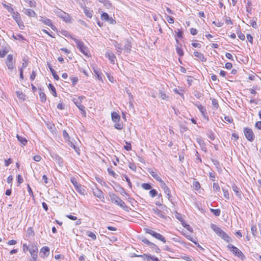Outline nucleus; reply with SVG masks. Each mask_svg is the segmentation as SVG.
I'll use <instances>...</instances> for the list:
<instances>
[{"label":"nucleus","instance_id":"nucleus-1","mask_svg":"<svg viewBox=\"0 0 261 261\" xmlns=\"http://www.w3.org/2000/svg\"><path fill=\"white\" fill-rule=\"evenodd\" d=\"M78 49L85 56L91 57V54L88 47L81 40L77 39H74Z\"/></svg>","mask_w":261,"mask_h":261},{"label":"nucleus","instance_id":"nucleus-2","mask_svg":"<svg viewBox=\"0 0 261 261\" xmlns=\"http://www.w3.org/2000/svg\"><path fill=\"white\" fill-rule=\"evenodd\" d=\"M211 228L224 240L226 241L227 242H229V237L228 235L221 228L214 224H212Z\"/></svg>","mask_w":261,"mask_h":261},{"label":"nucleus","instance_id":"nucleus-3","mask_svg":"<svg viewBox=\"0 0 261 261\" xmlns=\"http://www.w3.org/2000/svg\"><path fill=\"white\" fill-rule=\"evenodd\" d=\"M227 248L231 251L235 256L241 258L242 260L245 259V256L243 253L237 247H235L232 244L227 245Z\"/></svg>","mask_w":261,"mask_h":261},{"label":"nucleus","instance_id":"nucleus-4","mask_svg":"<svg viewBox=\"0 0 261 261\" xmlns=\"http://www.w3.org/2000/svg\"><path fill=\"white\" fill-rule=\"evenodd\" d=\"M110 197L111 198V201L113 202H114L116 204L120 206L124 210H125V208L127 207L125 202L119 197H118L115 194H110Z\"/></svg>","mask_w":261,"mask_h":261},{"label":"nucleus","instance_id":"nucleus-5","mask_svg":"<svg viewBox=\"0 0 261 261\" xmlns=\"http://www.w3.org/2000/svg\"><path fill=\"white\" fill-rule=\"evenodd\" d=\"M145 232L147 233H148L152 236L154 238L156 239L157 240H159L162 242L164 243H165L166 242V239L165 237L161 234L159 233H158L151 229H148V228H145Z\"/></svg>","mask_w":261,"mask_h":261},{"label":"nucleus","instance_id":"nucleus-6","mask_svg":"<svg viewBox=\"0 0 261 261\" xmlns=\"http://www.w3.org/2000/svg\"><path fill=\"white\" fill-rule=\"evenodd\" d=\"M70 181L74 185V188L76 191L82 195H85L86 192L85 190L82 187L81 184H79L75 177H72L70 178Z\"/></svg>","mask_w":261,"mask_h":261},{"label":"nucleus","instance_id":"nucleus-7","mask_svg":"<svg viewBox=\"0 0 261 261\" xmlns=\"http://www.w3.org/2000/svg\"><path fill=\"white\" fill-rule=\"evenodd\" d=\"M57 16L66 23L71 22L72 18L70 17L69 14L64 11H60L58 12Z\"/></svg>","mask_w":261,"mask_h":261},{"label":"nucleus","instance_id":"nucleus-8","mask_svg":"<svg viewBox=\"0 0 261 261\" xmlns=\"http://www.w3.org/2000/svg\"><path fill=\"white\" fill-rule=\"evenodd\" d=\"M244 133L246 138L250 142H252L254 139V135L252 130L248 127L244 128Z\"/></svg>","mask_w":261,"mask_h":261},{"label":"nucleus","instance_id":"nucleus-9","mask_svg":"<svg viewBox=\"0 0 261 261\" xmlns=\"http://www.w3.org/2000/svg\"><path fill=\"white\" fill-rule=\"evenodd\" d=\"M40 20L44 24L48 25L54 31H57L56 27L53 24V21L50 19L41 17Z\"/></svg>","mask_w":261,"mask_h":261},{"label":"nucleus","instance_id":"nucleus-10","mask_svg":"<svg viewBox=\"0 0 261 261\" xmlns=\"http://www.w3.org/2000/svg\"><path fill=\"white\" fill-rule=\"evenodd\" d=\"M148 172L150 174L160 183L163 181L160 177V173L158 172L156 170L149 169Z\"/></svg>","mask_w":261,"mask_h":261},{"label":"nucleus","instance_id":"nucleus-11","mask_svg":"<svg viewBox=\"0 0 261 261\" xmlns=\"http://www.w3.org/2000/svg\"><path fill=\"white\" fill-rule=\"evenodd\" d=\"M141 257L144 261H160L158 257L151 256L150 255H147L146 254L141 255Z\"/></svg>","mask_w":261,"mask_h":261},{"label":"nucleus","instance_id":"nucleus-12","mask_svg":"<svg viewBox=\"0 0 261 261\" xmlns=\"http://www.w3.org/2000/svg\"><path fill=\"white\" fill-rule=\"evenodd\" d=\"M197 107L199 110V111L201 112L203 118L208 121V117L207 116V112L205 108L201 105H197Z\"/></svg>","mask_w":261,"mask_h":261},{"label":"nucleus","instance_id":"nucleus-13","mask_svg":"<svg viewBox=\"0 0 261 261\" xmlns=\"http://www.w3.org/2000/svg\"><path fill=\"white\" fill-rule=\"evenodd\" d=\"M40 256L42 258L48 256L49 254V248L46 246L42 247L40 250Z\"/></svg>","mask_w":261,"mask_h":261},{"label":"nucleus","instance_id":"nucleus-14","mask_svg":"<svg viewBox=\"0 0 261 261\" xmlns=\"http://www.w3.org/2000/svg\"><path fill=\"white\" fill-rule=\"evenodd\" d=\"M194 55L198 60L201 62H205L206 61V58L200 52L195 51L194 52Z\"/></svg>","mask_w":261,"mask_h":261},{"label":"nucleus","instance_id":"nucleus-15","mask_svg":"<svg viewBox=\"0 0 261 261\" xmlns=\"http://www.w3.org/2000/svg\"><path fill=\"white\" fill-rule=\"evenodd\" d=\"M196 141L199 144L201 150L206 152L207 151V148L203 140L201 138H197Z\"/></svg>","mask_w":261,"mask_h":261},{"label":"nucleus","instance_id":"nucleus-16","mask_svg":"<svg viewBox=\"0 0 261 261\" xmlns=\"http://www.w3.org/2000/svg\"><path fill=\"white\" fill-rule=\"evenodd\" d=\"M93 195L99 199L104 198L103 193L101 190L99 189H95L93 190Z\"/></svg>","mask_w":261,"mask_h":261},{"label":"nucleus","instance_id":"nucleus-17","mask_svg":"<svg viewBox=\"0 0 261 261\" xmlns=\"http://www.w3.org/2000/svg\"><path fill=\"white\" fill-rule=\"evenodd\" d=\"M106 57H107L109 60H110L111 64H115L116 57L112 51H108L106 53Z\"/></svg>","mask_w":261,"mask_h":261},{"label":"nucleus","instance_id":"nucleus-18","mask_svg":"<svg viewBox=\"0 0 261 261\" xmlns=\"http://www.w3.org/2000/svg\"><path fill=\"white\" fill-rule=\"evenodd\" d=\"M232 189L235 193L236 195L239 197V198H242V192L239 190V189L237 187V186L233 184L231 186Z\"/></svg>","mask_w":261,"mask_h":261},{"label":"nucleus","instance_id":"nucleus-19","mask_svg":"<svg viewBox=\"0 0 261 261\" xmlns=\"http://www.w3.org/2000/svg\"><path fill=\"white\" fill-rule=\"evenodd\" d=\"M154 214H155L158 217L161 218H165V216L163 213L158 208H153L152 210Z\"/></svg>","mask_w":261,"mask_h":261},{"label":"nucleus","instance_id":"nucleus-20","mask_svg":"<svg viewBox=\"0 0 261 261\" xmlns=\"http://www.w3.org/2000/svg\"><path fill=\"white\" fill-rule=\"evenodd\" d=\"M111 117H112V119L114 122H119L120 119V117L117 113H116L115 112L112 113Z\"/></svg>","mask_w":261,"mask_h":261},{"label":"nucleus","instance_id":"nucleus-21","mask_svg":"<svg viewBox=\"0 0 261 261\" xmlns=\"http://www.w3.org/2000/svg\"><path fill=\"white\" fill-rule=\"evenodd\" d=\"M176 51L180 57H181L184 55V52L182 49L181 44H178L176 46Z\"/></svg>","mask_w":261,"mask_h":261},{"label":"nucleus","instance_id":"nucleus-22","mask_svg":"<svg viewBox=\"0 0 261 261\" xmlns=\"http://www.w3.org/2000/svg\"><path fill=\"white\" fill-rule=\"evenodd\" d=\"M25 14L31 17H35L36 16V12L32 9H28L25 10Z\"/></svg>","mask_w":261,"mask_h":261},{"label":"nucleus","instance_id":"nucleus-23","mask_svg":"<svg viewBox=\"0 0 261 261\" xmlns=\"http://www.w3.org/2000/svg\"><path fill=\"white\" fill-rule=\"evenodd\" d=\"M61 34L65 37L70 38L72 40H73V41H74V39H76L75 38H74L73 37V36L71 35V34L67 31H66V30L62 31Z\"/></svg>","mask_w":261,"mask_h":261},{"label":"nucleus","instance_id":"nucleus-24","mask_svg":"<svg viewBox=\"0 0 261 261\" xmlns=\"http://www.w3.org/2000/svg\"><path fill=\"white\" fill-rule=\"evenodd\" d=\"M149 247L154 252L156 253H160L161 252V249L159 248V247L156 245L155 244L151 242L150 245L149 246Z\"/></svg>","mask_w":261,"mask_h":261},{"label":"nucleus","instance_id":"nucleus-25","mask_svg":"<svg viewBox=\"0 0 261 261\" xmlns=\"http://www.w3.org/2000/svg\"><path fill=\"white\" fill-rule=\"evenodd\" d=\"M39 94L41 101L42 102H45L46 100V96L45 94L42 91L41 89H39Z\"/></svg>","mask_w":261,"mask_h":261},{"label":"nucleus","instance_id":"nucleus-26","mask_svg":"<svg viewBox=\"0 0 261 261\" xmlns=\"http://www.w3.org/2000/svg\"><path fill=\"white\" fill-rule=\"evenodd\" d=\"M84 12L85 14L89 18H91L93 15V11L89 9L87 7H85L84 9Z\"/></svg>","mask_w":261,"mask_h":261},{"label":"nucleus","instance_id":"nucleus-27","mask_svg":"<svg viewBox=\"0 0 261 261\" xmlns=\"http://www.w3.org/2000/svg\"><path fill=\"white\" fill-rule=\"evenodd\" d=\"M160 186L162 188V189L164 191L165 193H168L170 191V189L168 188L167 185L164 182V181H162L161 182H160Z\"/></svg>","mask_w":261,"mask_h":261},{"label":"nucleus","instance_id":"nucleus-28","mask_svg":"<svg viewBox=\"0 0 261 261\" xmlns=\"http://www.w3.org/2000/svg\"><path fill=\"white\" fill-rule=\"evenodd\" d=\"M16 138L19 142H20L22 145H24L27 143V140L25 137H22L19 135H17Z\"/></svg>","mask_w":261,"mask_h":261},{"label":"nucleus","instance_id":"nucleus-29","mask_svg":"<svg viewBox=\"0 0 261 261\" xmlns=\"http://www.w3.org/2000/svg\"><path fill=\"white\" fill-rule=\"evenodd\" d=\"M68 145L72 148H73L74 149V150H75V151L78 154H80V149H79V147H77L76 145H75L74 144V143L70 141L69 142H68Z\"/></svg>","mask_w":261,"mask_h":261},{"label":"nucleus","instance_id":"nucleus-30","mask_svg":"<svg viewBox=\"0 0 261 261\" xmlns=\"http://www.w3.org/2000/svg\"><path fill=\"white\" fill-rule=\"evenodd\" d=\"M29 250L31 256L33 254H37L38 253V248L36 246H32Z\"/></svg>","mask_w":261,"mask_h":261},{"label":"nucleus","instance_id":"nucleus-31","mask_svg":"<svg viewBox=\"0 0 261 261\" xmlns=\"http://www.w3.org/2000/svg\"><path fill=\"white\" fill-rule=\"evenodd\" d=\"M75 104L79 108L80 110L82 112V114L85 116L86 111L85 110V107L79 102H75Z\"/></svg>","mask_w":261,"mask_h":261},{"label":"nucleus","instance_id":"nucleus-32","mask_svg":"<svg viewBox=\"0 0 261 261\" xmlns=\"http://www.w3.org/2000/svg\"><path fill=\"white\" fill-rule=\"evenodd\" d=\"M13 61H14L13 56L11 55H9L7 57L6 63L8 65H10L11 64H13Z\"/></svg>","mask_w":261,"mask_h":261},{"label":"nucleus","instance_id":"nucleus-33","mask_svg":"<svg viewBox=\"0 0 261 261\" xmlns=\"http://www.w3.org/2000/svg\"><path fill=\"white\" fill-rule=\"evenodd\" d=\"M12 14L13 18L14 19H15V20L16 22L17 21H18V20H20V19H21L20 14L18 12H14V11L13 13H12Z\"/></svg>","mask_w":261,"mask_h":261},{"label":"nucleus","instance_id":"nucleus-34","mask_svg":"<svg viewBox=\"0 0 261 261\" xmlns=\"http://www.w3.org/2000/svg\"><path fill=\"white\" fill-rule=\"evenodd\" d=\"M2 4H3V6L7 10V11L9 13H10L11 14H12V13H13L14 9L12 7V6H11V5L10 4L7 5V4H4V3H3Z\"/></svg>","mask_w":261,"mask_h":261},{"label":"nucleus","instance_id":"nucleus-35","mask_svg":"<svg viewBox=\"0 0 261 261\" xmlns=\"http://www.w3.org/2000/svg\"><path fill=\"white\" fill-rule=\"evenodd\" d=\"M29 4V6L32 8L36 7V3L34 0H23Z\"/></svg>","mask_w":261,"mask_h":261},{"label":"nucleus","instance_id":"nucleus-36","mask_svg":"<svg viewBox=\"0 0 261 261\" xmlns=\"http://www.w3.org/2000/svg\"><path fill=\"white\" fill-rule=\"evenodd\" d=\"M63 136L66 142H69L70 141V136L66 130L63 131Z\"/></svg>","mask_w":261,"mask_h":261},{"label":"nucleus","instance_id":"nucleus-37","mask_svg":"<svg viewBox=\"0 0 261 261\" xmlns=\"http://www.w3.org/2000/svg\"><path fill=\"white\" fill-rule=\"evenodd\" d=\"M252 2L251 1H248L247 3V6H246V11L248 13H251L252 11Z\"/></svg>","mask_w":261,"mask_h":261},{"label":"nucleus","instance_id":"nucleus-38","mask_svg":"<svg viewBox=\"0 0 261 261\" xmlns=\"http://www.w3.org/2000/svg\"><path fill=\"white\" fill-rule=\"evenodd\" d=\"M49 68V69L54 77V79L56 80H59V76L57 74L55 70L51 67V66H48Z\"/></svg>","mask_w":261,"mask_h":261},{"label":"nucleus","instance_id":"nucleus-39","mask_svg":"<svg viewBox=\"0 0 261 261\" xmlns=\"http://www.w3.org/2000/svg\"><path fill=\"white\" fill-rule=\"evenodd\" d=\"M101 19L102 20H104V21H107L108 20H109V16L108 14L106 12H103L101 14Z\"/></svg>","mask_w":261,"mask_h":261},{"label":"nucleus","instance_id":"nucleus-40","mask_svg":"<svg viewBox=\"0 0 261 261\" xmlns=\"http://www.w3.org/2000/svg\"><path fill=\"white\" fill-rule=\"evenodd\" d=\"M48 88L52 91V94L54 96H57V92H56V88H55V87L52 84H49V86H48Z\"/></svg>","mask_w":261,"mask_h":261},{"label":"nucleus","instance_id":"nucleus-41","mask_svg":"<svg viewBox=\"0 0 261 261\" xmlns=\"http://www.w3.org/2000/svg\"><path fill=\"white\" fill-rule=\"evenodd\" d=\"M237 34L239 37V38L243 41L245 40V36L244 35V34L243 33H242L240 30H238L237 32Z\"/></svg>","mask_w":261,"mask_h":261},{"label":"nucleus","instance_id":"nucleus-42","mask_svg":"<svg viewBox=\"0 0 261 261\" xmlns=\"http://www.w3.org/2000/svg\"><path fill=\"white\" fill-rule=\"evenodd\" d=\"M210 211L216 216H220V215L221 214V210L220 209H213V208H211Z\"/></svg>","mask_w":261,"mask_h":261},{"label":"nucleus","instance_id":"nucleus-43","mask_svg":"<svg viewBox=\"0 0 261 261\" xmlns=\"http://www.w3.org/2000/svg\"><path fill=\"white\" fill-rule=\"evenodd\" d=\"M141 187L145 190H150L151 189V185L148 183H143L142 184Z\"/></svg>","mask_w":261,"mask_h":261},{"label":"nucleus","instance_id":"nucleus-44","mask_svg":"<svg viewBox=\"0 0 261 261\" xmlns=\"http://www.w3.org/2000/svg\"><path fill=\"white\" fill-rule=\"evenodd\" d=\"M193 185L194 189L196 190L199 189L200 188V185L199 182L197 181H194Z\"/></svg>","mask_w":261,"mask_h":261},{"label":"nucleus","instance_id":"nucleus-45","mask_svg":"<svg viewBox=\"0 0 261 261\" xmlns=\"http://www.w3.org/2000/svg\"><path fill=\"white\" fill-rule=\"evenodd\" d=\"M212 104L214 108L215 109H218L219 107V104L218 103V101L216 99H212Z\"/></svg>","mask_w":261,"mask_h":261},{"label":"nucleus","instance_id":"nucleus-46","mask_svg":"<svg viewBox=\"0 0 261 261\" xmlns=\"http://www.w3.org/2000/svg\"><path fill=\"white\" fill-rule=\"evenodd\" d=\"M16 22L20 29H24V25L21 19L18 20Z\"/></svg>","mask_w":261,"mask_h":261},{"label":"nucleus","instance_id":"nucleus-47","mask_svg":"<svg viewBox=\"0 0 261 261\" xmlns=\"http://www.w3.org/2000/svg\"><path fill=\"white\" fill-rule=\"evenodd\" d=\"M158 194V192L155 189H151L149 191V195L151 197H154L156 196Z\"/></svg>","mask_w":261,"mask_h":261},{"label":"nucleus","instance_id":"nucleus-48","mask_svg":"<svg viewBox=\"0 0 261 261\" xmlns=\"http://www.w3.org/2000/svg\"><path fill=\"white\" fill-rule=\"evenodd\" d=\"M114 127L115 128L121 130L123 128V124L119 122H115Z\"/></svg>","mask_w":261,"mask_h":261},{"label":"nucleus","instance_id":"nucleus-49","mask_svg":"<svg viewBox=\"0 0 261 261\" xmlns=\"http://www.w3.org/2000/svg\"><path fill=\"white\" fill-rule=\"evenodd\" d=\"M159 95L161 98L163 99H165L167 97L166 94L163 90L159 91Z\"/></svg>","mask_w":261,"mask_h":261},{"label":"nucleus","instance_id":"nucleus-50","mask_svg":"<svg viewBox=\"0 0 261 261\" xmlns=\"http://www.w3.org/2000/svg\"><path fill=\"white\" fill-rule=\"evenodd\" d=\"M94 71L97 75V76L99 80H102V74L100 71H97L96 69L94 68Z\"/></svg>","mask_w":261,"mask_h":261},{"label":"nucleus","instance_id":"nucleus-51","mask_svg":"<svg viewBox=\"0 0 261 261\" xmlns=\"http://www.w3.org/2000/svg\"><path fill=\"white\" fill-rule=\"evenodd\" d=\"M250 24L253 28H257V23L256 22V20L254 19H251L249 21Z\"/></svg>","mask_w":261,"mask_h":261},{"label":"nucleus","instance_id":"nucleus-52","mask_svg":"<svg viewBox=\"0 0 261 261\" xmlns=\"http://www.w3.org/2000/svg\"><path fill=\"white\" fill-rule=\"evenodd\" d=\"M213 188L215 191H220V187H219V185L217 183H213Z\"/></svg>","mask_w":261,"mask_h":261},{"label":"nucleus","instance_id":"nucleus-53","mask_svg":"<svg viewBox=\"0 0 261 261\" xmlns=\"http://www.w3.org/2000/svg\"><path fill=\"white\" fill-rule=\"evenodd\" d=\"M124 148L127 151H130L132 150V145L130 143L126 142V145L124 146Z\"/></svg>","mask_w":261,"mask_h":261},{"label":"nucleus","instance_id":"nucleus-54","mask_svg":"<svg viewBox=\"0 0 261 261\" xmlns=\"http://www.w3.org/2000/svg\"><path fill=\"white\" fill-rule=\"evenodd\" d=\"M175 32L178 38H182L183 37V32L181 30H178L177 31Z\"/></svg>","mask_w":261,"mask_h":261},{"label":"nucleus","instance_id":"nucleus-55","mask_svg":"<svg viewBox=\"0 0 261 261\" xmlns=\"http://www.w3.org/2000/svg\"><path fill=\"white\" fill-rule=\"evenodd\" d=\"M223 196L224 197L227 199H229V193H228V191L226 190H225L224 189H223Z\"/></svg>","mask_w":261,"mask_h":261},{"label":"nucleus","instance_id":"nucleus-56","mask_svg":"<svg viewBox=\"0 0 261 261\" xmlns=\"http://www.w3.org/2000/svg\"><path fill=\"white\" fill-rule=\"evenodd\" d=\"M166 19H167V21L168 22V23H171V24H172L174 22V18L171 17V16H168L167 17H166Z\"/></svg>","mask_w":261,"mask_h":261},{"label":"nucleus","instance_id":"nucleus-57","mask_svg":"<svg viewBox=\"0 0 261 261\" xmlns=\"http://www.w3.org/2000/svg\"><path fill=\"white\" fill-rule=\"evenodd\" d=\"M87 235L94 240L96 239V236L95 234L92 232H88Z\"/></svg>","mask_w":261,"mask_h":261},{"label":"nucleus","instance_id":"nucleus-58","mask_svg":"<svg viewBox=\"0 0 261 261\" xmlns=\"http://www.w3.org/2000/svg\"><path fill=\"white\" fill-rule=\"evenodd\" d=\"M141 241L142 243H143L144 244L148 245V246L150 245V244L151 243V242H150L149 240H148L146 238H143L141 239Z\"/></svg>","mask_w":261,"mask_h":261},{"label":"nucleus","instance_id":"nucleus-59","mask_svg":"<svg viewBox=\"0 0 261 261\" xmlns=\"http://www.w3.org/2000/svg\"><path fill=\"white\" fill-rule=\"evenodd\" d=\"M27 188H28V191L30 196L34 198V196L33 192L32 190L31 187L30 186V185L29 184H28V185H27Z\"/></svg>","mask_w":261,"mask_h":261},{"label":"nucleus","instance_id":"nucleus-60","mask_svg":"<svg viewBox=\"0 0 261 261\" xmlns=\"http://www.w3.org/2000/svg\"><path fill=\"white\" fill-rule=\"evenodd\" d=\"M70 79L73 85H75L79 81L77 77H70Z\"/></svg>","mask_w":261,"mask_h":261},{"label":"nucleus","instance_id":"nucleus-61","mask_svg":"<svg viewBox=\"0 0 261 261\" xmlns=\"http://www.w3.org/2000/svg\"><path fill=\"white\" fill-rule=\"evenodd\" d=\"M207 135L209 138H210L212 140H214L215 138L214 134L212 132H210L207 134Z\"/></svg>","mask_w":261,"mask_h":261},{"label":"nucleus","instance_id":"nucleus-62","mask_svg":"<svg viewBox=\"0 0 261 261\" xmlns=\"http://www.w3.org/2000/svg\"><path fill=\"white\" fill-rule=\"evenodd\" d=\"M251 232L252 234L254 236L257 233V228L255 226H253L251 227Z\"/></svg>","mask_w":261,"mask_h":261},{"label":"nucleus","instance_id":"nucleus-63","mask_svg":"<svg viewBox=\"0 0 261 261\" xmlns=\"http://www.w3.org/2000/svg\"><path fill=\"white\" fill-rule=\"evenodd\" d=\"M247 39L248 41L251 44H253V37L250 34L247 35Z\"/></svg>","mask_w":261,"mask_h":261},{"label":"nucleus","instance_id":"nucleus-64","mask_svg":"<svg viewBox=\"0 0 261 261\" xmlns=\"http://www.w3.org/2000/svg\"><path fill=\"white\" fill-rule=\"evenodd\" d=\"M209 176L212 180L214 181L215 180V173L214 172H210Z\"/></svg>","mask_w":261,"mask_h":261}]
</instances>
